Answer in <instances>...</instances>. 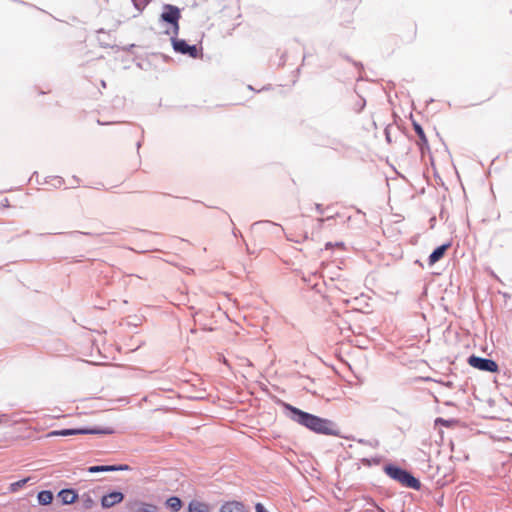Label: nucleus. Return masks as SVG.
<instances>
[{
    "mask_svg": "<svg viewBox=\"0 0 512 512\" xmlns=\"http://www.w3.org/2000/svg\"><path fill=\"white\" fill-rule=\"evenodd\" d=\"M284 407L292 413L291 419L298 424L316 432L325 435L334 434L333 423L327 419L304 412L290 404H284Z\"/></svg>",
    "mask_w": 512,
    "mask_h": 512,
    "instance_id": "f257e3e1",
    "label": "nucleus"
},
{
    "mask_svg": "<svg viewBox=\"0 0 512 512\" xmlns=\"http://www.w3.org/2000/svg\"><path fill=\"white\" fill-rule=\"evenodd\" d=\"M385 472L390 478L399 482L401 485L405 487L412 488L415 490H419L421 488L420 481L406 470H403L396 466L389 465L385 467Z\"/></svg>",
    "mask_w": 512,
    "mask_h": 512,
    "instance_id": "f03ea898",
    "label": "nucleus"
},
{
    "mask_svg": "<svg viewBox=\"0 0 512 512\" xmlns=\"http://www.w3.org/2000/svg\"><path fill=\"white\" fill-rule=\"evenodd\" d=\"M313 220L302 218L296 222H294L289 227V237L291 240L300 243L308 239L309 231L308 227L312 226Z\"/></svg>",
    "mask_w": 512,
    "mask_h": 512,
    "instance_id": "7ed1b4c3",
    "label": "nucleus"
},
{
    "mask_svg": "<svg viewBox=\"0 0 512 512\" xmlns=\"http://www.w3.org/2000/svg\"><path fill=\"white\" fill-rule=\"evenodd\" d=\"M114 430L112 428L105 429H63L51 431L47 434V437L55 436H71L77 434H112Z\"/></svg>",
    "mask_w": 512,
    "mask_h": 512,
    "instance_id": "20e7f679",
    "label": "nucleus"
},
{
    "mask_svg": "<svg viewBox=\"0 0 512 512\" xmlns=\"http://www.w3.org/2000/svg\"><path fill=\"white\" fill-rule=\"evenodd\" d=\"M468 364L476 368L478 370L482 371H488V372H497L498 371V365L495 361L491 359L481 358L477 356H470L468 358Z\"/></svg>",
    "mask_w": 512,
    "mask_h": 512,
    "instance_id": "39448f33",
    "label": "nucleus"
},
{
    "mask_svg": "<svg viewBox=\"0 0 512 512\" xmlns=\"http://www.w3.org/2000/svg\"><path fill=\"white\" fill-rule=\"evenodd\" d=\"M180 10L173 5H165L164 12L161 14V19L168 22L178 29V21L180 19Z\"/></svg>",
    "mask_w": 512,
    "mask_h": 512,
    "instance_id": "423d86ee",
    "label": "nucleus"
},
{
    "mask_svg": "<svg viewBox=\"0 0 512 512\" xmlns=\"http://www.w3.org/2000/svg\"><path fill=\"white\" fill-rule=\"evenodd\" d=\"M173 48L175 51L182 53V54H188L193 58H196L198 56V49L195 45H189L184 40L175 39L173 40Z\"/></svg>",
    "mask_w": 512,
    "mask_h": 512,
    "instance_id": "0eeeda50",
    "label": "nucleus"
},
{
    "mask_svg": "<svg viewBox=\"0 0 512 512\" xmlns=\"http://www.w3.org/2000/svg\"><path fill=\"white\" fill-rule=\"evenodd\" d=\"M123 499H124L123 493L114 491L107 495H104L101 498V506L105 509L111 508V507L115 506L116 504L121 503L123 501Z\"/></svg>",
    "mask_w": 512,
    "mask_h": 512,
    "instance_id": "6e6552de",
    "label": "nucleus"
},
{
    "mask_svg": "<svg viewBox=\"0 0 512 512\" xmlns=\"http://www.w3.org/2000/svg\"><path fill=\"white\" fill-rule=\"evenodd\" d=\"M131 512H157V506L152 503L135 500L129 503Z\"/></svg>",
    "mask_w": 512,
    "mask_h": 512,
    "instance_id": "1a4fd4ad",
    "label": "nucleus"
},
{
    "mask_svg": "<svg viewBox=\"0 0 512 512\" xmlns=\"http://www.w3.org/2000/svg\"><path fill=\"white\" fill-rule=\"evenodd\" d=\"M94 494H95L94 492L88 491V492H84L79 497L80 509L90 510L96 505Z\"/></svg>",
    "mask_w": 512,
    "mask_h": 512,
    "instance_id": "9d476101",
    "label": "nucleus"
},
{
    "mask_svg": "<svg viewBox=\"0 0 512 512\" xmlns=\"http://www.w3.org/2000/svg\"><path fill=\"white\" fill-rule=\"evenodd\" d=\"M450 246H451L450 243H446V244H443V245L437 247L429 256V259H428L429 265L432 266L435 263H437L439 260H441L443 258V256L445 255L446 251L450 248Z\"/></svg>",
    "mask_w": 512,
    "mask_h": 512,
    "instance_id": "9b49d317",
    "label": "nucleus"
},
{
    "mask_svg": "<svg viewBox=\"0 0 512 512\" xmlns=\"http://www.w3.org/2000/svg\"><path fill=\"white\" fill-rule=\"evenodd\" d=\"M57 496L64 505L73 504L79 498L73 489H63Z\"/></svg>",
    "mask_w": 512,
    "mask_h": 512,
    "instance_id": "f8f14e48",
    "label": "nucleus"
},
{
    "mask_svg": "<svg viewBox=\"0 0 512 512\" xmlns=\"http://www.w3.org/2000/svg\"><path fill=\"white\" fill-rule=\"evenodd\" d=\"M220 512H247V510L239 501H228L221 506Z\"/></svg>",
    "mask_w": 512,
    "mask_h": 512,
    "instance_id": "ddd939ff",
    "label": "nucleus"
},
{
    "mask_svg": "<svg viewBox=\"0 0 512 512\" xmlns=\"http://www.w3.org/2000/svg\"><path fill=\"white\" fill-rule=\"evenodd\" d=\"M127 465H101V466H91L88 468V472L97 473V472H110V471H119V470H127Z\"/></svg>",
    "mask_w": 512,
    "mask_h": 512,
    "instance_id": "4468645a",
    "label": "nucleus"
},
{
    "mask_svg": "<svg viewBox=\"0 0 512 512\" xmlns=\"http://www.w3.org/2000/svg\"><path fill=\"white\" fill-rule=\"evenodd\" d=\"M209 506L206 503L193 500L188 505V512H209Z\"/></svg>",
    "mask_w": 512,
    "mask_h": 512,
    "instance_id": "2eb2a0df",
    "label": "nucleus"
},
{
    "mask_svg": "<svg viewBox=\"0 0 512 512\" xmlns=\"http://www.w3.org/2000/svg\"><path fill=\"white\" fill-rule=\"evenodd\" d=\"M166 506L172 511V512H178L182 508V501L180 498L176 496H172L167 499Z\"/></svg>",
    "mask_w": 512,
    "mask_h": 512,
    "instance_id": "dca6fc26",
    "label": "nucleus"
},
{
    "mask_svg": "<svg viewBox=\"0 0 512 512\" xmlns=\"http://www.w3.org/2000/svg\"><path fill=\"white\" fill-rule=\"evenodd\" d=\"M37 499L41 505H49L53 501V494L49 490H44L38 493Z\"/></svg>",
    "mask_w": 512,
    "mask_h": 512,
    "instance_id": "f3484780",
    "label": "nucleus"
},
{
    "mask_svg": "<svg viewBox=\"0 0 512 512\" xmlns=\"http://www.w3.org/2000/svg\"><path fill=\"white\" fill-rule=\"evenodd\" d=\"M413 127H414V130H415L416 134L419 137L418 144L421 146V148H423L424 146H427L428 145V140H427L426 135L424 133V130L422 129L420 124L414 122L413 123Z\"/></svg>",
    "mask_w": 512,
    "mask_h": 512,
    "instance_id": "a211bd4d",
    "label": "nucleus"
},
{
    "mask_svg": "<svg viewBox=\"0 0 512 512\" xmlns=\"http://www.w3.org/2000/svg\"><path fill=\"white\" fill-rule=\"evenodd\" d=\"M28 480H29V478H25V479H22V480L12 483L10 485V490L12 492H16L19 488L23 487L28 482Z\"/></svg>",
    "mask_w": 512,
    "mask_h": 512,
    "instance_id": "6ab92c4d",
    "label": "nucleus"
},
{
    "mask_svg": "<svg viewBox=\"0 0 512 512\" xmlns=\"http://www.w3.org/2000/svg\"><path fill=\"white\" fill-rule=\"evenodd\" d=\"M255 510H256V512H267V510L265 509V507L261 503H257L255 505Z\"/></svg>",
    "mask_w": 512,
    "mask_h": 512,
    "instance_id": "aec40b11",
    "label": "nucleus"
},
{
    "mask_svg": "<svg viewBox=\"0 0 512 512\" xmlns=\"http://www.w3.org/2000/svg\"><path fill=\"white\" fill-rule=\"evenodd\" d=\"M1 206L3 207H9V200L7 198H5L2 203H1Z\"/></svg>",
    "mask_w": 512,
    "mask_h": 512,
    "instance_id": "412c9836",
    "label": "nucleus"
},
{
    "mask_svg": "<svg viewBox=\"0 0 512 512\" xmlns=\"http://www.w3.org/2000/svg\"><path fill=\"white\" fill-rule=\"evenodd\" d=\"M332 247H333L332 243L328 242V243L326 244V249H330V248H332Z\"/></svg>",
    "mask_w": 512,
    "mask_h": 512,
    "instance_id": "4be33fe9",
    "label": "nucleus"
},
{
    "mask_svg": "<svg viewBox=\"0 0 512 512\" xmlns=\"http://www.w3.org/2000/svg\"><path fill=\"white\" fill-rule=\"evenodd\" d=\"M317 224H318V225H321V224H322V220L318 219V220H317Z\"/></svg>",
    "mask_w": 512,
    "mask_h": 512,
    "instance_id": "5701e85b",
    "label": "nucleus"
}]
</instances>
